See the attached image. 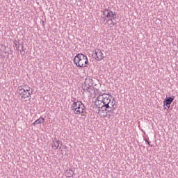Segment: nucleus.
Masks as SVG:
<instances>
[{"label": "nucleus", "mask_w": 178, "mask_h": 178, "mask_svg": "<svg viewBox=\"0 0 178 178\" xmlns=\"http://www.w3.org/2000/svg\"><path fill=\"white\" fill-rule=\"evenodd\" d=\"M95 105L97 108L104 109V111H107L108 109L115 111V109H116V102L115 101V98H113L111 95L106 93L99 95L97 97L95 101Z\"/></svg>", "instance_id": "nucleus-1"}, {"label": "nucleus", "mask_w": 178, "mask_h": 178, "mask_svg": "<svg viewBox=\"0 0 178 178\" xmlns=\"http://www.w3.org/2000/svg\"><path fill=\"white\" fill-rule=\"evenodd\" d=\"M17 94L18 97H20L22 101L24 102H27L31 99V96L33 95V88H31L29 85L24 84L18 86L17 89Z\"/></svg>", "instance_id": "nucleus-2"}, {"label": "nucleus", "mask_w": 178, "mask_h": 178, "mask_svg": "<svg viewBox=\"0 0 178 178\" xmlns=\"http://www.w3.org/2000/svg\"><path fill=\"white\" fill-rule=\"evenodd\" d=\"M74 63L78 67H87L88 58L83 54H78L74 58Z\"/></svg>", "instance_id": "nucleus-3"}, {"label": "nucleus", "mask_w": 178, "mask_h": 178, "mask_svg": "<svg viewBox=\"0 0 178 178\" xmlns=\"http://www.w3.org/2000/svg\"><path fill=\"white\" fill-rule=\"evenodd\" d=\"M72 108L74 115H83L86 112V106L80 101L74 102Z\"/></svg>", "instance_id": "nucleus-4"}, {"label": "nucleus", "mask_w": 178, "mask_h": 178, "mask_svg": "<svg viewBox=\"0 0 178 178\" xmlns=\"http://www.w3.org/2000/svg\"><path fill=\"white\" fill-rule=\"evenodd\" d=\"M102 17H103V19H106V17H107V19H109V20L112 22V20H115L117 19L118 15L115 13H113V11L111 10L104 9L102 11Z\"/></svg>", "instance_id": "nucleus-5"}, {"label": "nucleus", "mask_w": 178, "mask_h": 178, "mask_svg": "<svg viewBox=\"0 0 178 178\" xmlns=\"http://www.w3.org/2000/svg\"><path fill=\"white\" fill-rule=\"evenodd\" d=\"M93 58L95 59V60L101 61L102 59H104V53H102V51L99 49H95L93 51L92 54Z\"/></svg>", "instance_id": "nucleus-6"}, {"label": "nucleus", "mask_w": 178, "mask_h": 178, "mask_svg": "<svg viewBox=\"0 0 178 178\" xmlns=\"http://www.w3.org/2000/svg\"><path fill=\"white\" fill-rule=\"evenodd\" d=\"M94 84V82L92 81V79L88 77L85 79V83H84V86H85V90H87L88 91H89V90H90V88H92V86Z\"/></svg>", "instance_id": "nucleus-7"}, {"label": "nucleus", "mask_w": 178, "mask_h": 178, "mask_svg": "<svg viewBox=\"0 0 178 178\" xmlns=\"http://www.w3.org/2000/svg\"><path fill=\"white\" fill-rule=\"evenodd\" d=\"M88 91L92 95L95 94V95H98L99 94V86L95 85Z\"/></svg>", "instance_id": "nucleus-8"}, {"label": "nucleus", "mask_w": 178, "mask_h": 178, "mask_svg": "<svg viewBox=\"0 0 178 178\" xmlns=\"http://www.w3.org/2000/svg\"><path fill=\"white\" fill-rule=\"evenodd\" d=\"M175 101V96H172L170 97H168L165 101L163 102L164 106H167V108L169 109L170 108V104Z\"/></svg>", "instance_id": "nucleus-9"}, {"label": "nucleus", "mask_w": 178, "mask_h": 178, "mask_svg": "<svg viewBox=\"0 0 178 178\" xmlns=\"http://www.w3.org/2000/svg\"><path fill=\"white\" fill-rule=\"evenodd\" d=\"M60 144V141L58 140V139H54L51 143V148L54 151H56L58 148H59V145Z\"/></svg>", "instance_id": "nucleus-10"}, {"label": "nucleus", "mask_w": 178, "mask_h": 178, "mask_svg": "<svg viewBox=\"0 0 178 178\" xmlns=\"http://www.w3.org/2000/svg\"><path fill=\"white\" fill-rule=\"evenodd\" d=\"M73 175H74V172H73V168H70L68 170L65 172V175L66 177H73Z\"/></svg>", "instance_id": "nucleus-11"}, {"label": "nucleus", "mask_w": 178, "mask_h": 178, "mask_svg": "<svg viewBox=\"0 0 178 178\" xmlns=\"http://www.w3.org/2000/svg\"><path fill=\"white\" fill-rule=\"evenodd\" d=\"M45 122V119L44 118L40 117L39 119L36 120L33 123V125L35 126L36 124H42Z\"/></svg>", "instance_id": "nucleus-12"}, {"label": "nucleus", "mask_w": 178, "mask_h": 178, "mask_svg": "<svg viewBox=\"0 0 178 178\" xmlns=\"http://www.w3.org/2000/svg\"><path fill=\"white\" fill-rule=\"evenodd\" d=\"M102 113H104V110H99V115L100 116H103L104 115H103Z\"/></svg>", "instance_id": "nucleus-13"}, {"label": "nucleus", "mask_w": 178, "mask_h": 178, "mask_svg": "<svg viewBox=\"0 0 178 178\" xmlns=\"http://www.w3.org/2000/svg\"><path fill=\"white\" fill-rule=\"evenodd\" d=\"M146 142H147V144L149 145V142H148V140H146Z\"/></svg>", "instance_id": "nucleus-14"}]
</instances>
